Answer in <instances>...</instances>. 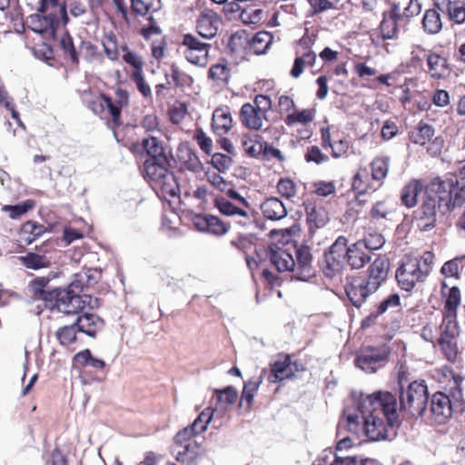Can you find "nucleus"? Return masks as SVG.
Segmentation results:
<instances>
[{"instance_id": "a878e982", "label": "nucleus", "mask_w": 465, "mask_h": 465, "mask_svg": "<svg viewBox=\"0 0 465 465\" xmlns=\"http://www.w3.org/2000/svg\"><path fill=\"white\" fill-rule=\"evenodd\" d=\"M447 284L442 282L441 293L445 297L443 315L458 316V307L460 304L461 296L459 287L452 286L447 292Z\"/></svg>"}, {"instance_id": "f3484780", "label": "nucleus", "mask_w": 465, "mask_h": 465, "mask_svg": "<svg viewBox=\"0 0 465 465\" xmlns=\"http://www.w3.org/2000/svg\"><path fill=\"white\" fill-rule=\"evenodd\" d=\"M193 225L200 232H207L215 235H223L230 225L223 222L218 216L212 214H197L193 219Z\"/></svg>"}, {"instance_id": "473e14b6", "label": "nucleus", "mask_w": 465, "mask_h": 465, "mask_svg": "<svg viewBox=\"0 0 465 465\" xmlns=\"http://www.w3.org/2000/svg\"><path fill=\"white\" fill-rule=\"evenodd\" d=\"M214 206L219 210V212L225 216H241L246 220H250V216L247 211L243 210L241 207H238L232 203L229 200L223 196H217L214 199Z\"/></svg>"}, {"instance_id": "f03ea898", "label": "nucleus", "mask_w": 465, "mask_h": 465, "mask_svg": "<svg viewBox=\"0 0 465 465\" xmlns=\"http://www.w3.org/2000/svg\"><path fill=\"white\" fill-rule=\"evenodd\" d=\"M451 380L443 391L432 394L429 411L431 419L438 424H446L453 413H461L464 411L465 400L462 385L465 378L449 370Z\"/></svg>"}, {"instance_id": "69168bd1", "label": "nucleus", "mask_w": 465, "mask_h": 465, "mask_svg": "<svg viewBox=\"0 0 465 465\" xmlns=\"http://www.w3.org/2000/svg\"><path fill=\"white\" fill-rule=\"evenodd\" d=\"M277 190L282 196L290 199L295 195V184L294 183L287 178H282L278 182Z\"/></svg>"}, {"instance_id": "ddd939ff", "label": "nucleus", "mask_w": 465, "mask_h": 465, "mask_svg": "<svg viewBox=\"0 0 465 465\" xmlns=\"http://www.w3.org/2000/svg\"><path fill=\"white\" fill-rule=\"evenodd\" d=\"M295 256L294 274L292 278L302 282L309 281L315 274L312 265L311 249L303 244L295 246Z\"/></svg>"}, {"instance_id": "8fccbe9b", "label": "nucleus", "mask_w": 465, "mask_h": 465, "mask_svg": "<svg viewBox=\"0 0 465 465\" xmlns=\"http://www.w3.org/2000/svg\"><path fill=\"white\" fill-rule=\"evenodd\" d=\"M39 22L41 25L38 28L34 29L35 32L39 34L50 33L54 35L59 24L55 14L43 15Z\"/></svg>"}, {"instance_id": "37998d69", "label": "nucleus", "mask_w": 465, "mask_h": 465, "mask_svg": "<svg viewBox=\"0 0 465 465\" xmlns=\"http://www.w3.org/2000/svg\"><path fill=\"white\" fill-rule=\"evenodd\" d=\"M390 158L387 156L376 157L371 162V175L374 180L381 181L387 176Z\"/></svg>"}, {"instance_id": "bf43d9fd", "label": "nucleus", "mask_w": 465, "mask_h": 465, "mask_svg": "<svg viewBox=\"0 0 465 465\" xmlns=\"http://www.w3.org/2000/svg\"><path fill=\"white\" fill-rule=\"evenodd\" d=\"M304 159L307 163H315L316 164H321L329 161V156L322 153L318 146L312 145L307 148Z\"/></svg>"}, {"instance_id": "b1692460", "label": "nucleus", "mask_w": 465, "mask_h": 465, "mask_svg": "<svg viewBox=\"0 0 465 465\" xmlns=\"http://www.w3.org/2000/svg\"><path fill=\"white\" fill-rule=\"evenodd\" d=\"M261 210L265 218L279 221L287 216V210L283 203L276 198H267L262 204Z\"/></svg>"}, {"instance_id": "6ab92c4d", "label": "nucleus", "mask_w": 465, "mask_h": 465, "mask_svg": "<svg viewBox=\"0 0 465 465\" xmlns=\"http://www.w3.org/2000/svg\"><path fill=\"white\" fill-rule=\"evenodd\" d=\"M271 372L268 375V381L276 383L286 379L292 378V371L290 366V355L280 354L277 360L271 362Z\"/></svg>"}, {"instance_id": "dca6fc26", "label": "nucleus", "mask_w": 465, "mask_h": 465, "mask_svg": "<svg viewBox=\"0 0 465 465\" xmlns=\"http://www.w3.org/2000/svg\"><path fill=\"white\" fill-rule=\"evenodd\" d=\"M220 23L219 15L213 10L204 9L197 18L196 29L203 38L212 39L217 35Z\"/></svg>"}, {"instance_id": "0eeeda50", "label": "nucleus", "mask_w": 465, "mask_h": 465, "mask_svg": "<svg viewBox=\"0 0 465 465\" xmlns=\"http://www.w3.org/2000/svg\"><path fill=\"white\" fill-rule=\"evenodd\" d=\"M347 238L341 235L324 252L322 269L326 277L332 278L341 271L343 262L347 260Z\"/></svg>"}, {"instance_id": "f8f14e48", "label": "nucleus", "mask_w": 465, "mask_h": 465, "mask_svg": "<svg viewBox=\"0 0 465 465\" xmlns=\"http://www.w3.org/2000/svg\"><path fill=\"white\" fill-rule=\"evenodd\" d=\"M395 277L400 288L406 292L412 291L418 282H423L426 280L416 260L412 258L402 261L396 270Z\"/></svg>"}, {"instance_id": "39448f33", "label": "nucleus", "mask_w": 465, "mask_h": 465, "mask_svg": "<svg viewBox=\"0 0 465 465\" xmlns=\"http://www.w3.org/2000/svg\"><path fill=\"white\" fill-rule=\"evenodd\" d=\"M400 410L412 417H422L428 411L429 392L424 381H414L403 389L404 371H399Z\"/></svg>"}, {"instance_id": "9d476101", "label": "nucleus", "mask_w": 465, "mask_h": 465, "mask_svg": "<svg viewBox=\"0 0 465 465\" xmlns=\"http://www.w3.org/2000/svg\"><path fill=\"white\" fill-rule=\"evenodd\" d=\"M363 433L371 441L391 440L396 436L397 424L390 425L384 422L381 416L361 417Z\"/></svg>"}, {"instance_id": "393cba45", "label": "nucleus", "mask_w": 465, "mask_h": 465, "mask_svg": "<svg viewBox=\"0 0 465 465\" xmlns=\"http://www.w3.org/2000/svg\"><path fill=\"white\" fill-rule=\"evenodd\" d=\"M212 127L213 132L223 136L226 134L232 127V119L228 108H217L213 114Z\"/></svg>"}, {"instance_id": "2f4dec72", "label": "nucleus", "mask_w": 465, "mask_h": 465, "mask_svg": "<svg viewBox=\"0 0 465 465\" xmlns=\"http://www.w3.org/2000/svg\"><path fill=\"white\" fill-rule=\"evenodd\" d=\"M178 157L188 171L193 173H199L202 171L203 163H201L196 152L192 148L188 146L180 148Z\"/></svg>"}, {"instance_id": "9b49d317", "label": "nucleus", "mask_w": 465, "mask_h": 465, "mask_svg": "<svg viewBox=\"0 0 465 465\" xmlns=\"http://www.w3.org/2000/svg\"><path fill=\"white\" fill-rule=\"evenodd\" d=\"M434 200L425 199L421 206L415 212L414 220L417 227L422 232H429L436 226L438 218L450 210H445L435 203Z\"/></svg>"}, {"instance_id": "49530a36", "label": "nucleus", "mask_w": 465, "mask_h": 465, "mask_svg": "<svg viewBox=\"0 0 465 465\" xmlns=\"http://www.w3.org/2000/svg\"><path fill=\"white\" fill-rule=\"evenodd\" d=\"M213 416V410L211 408L204 409L198 417L191 424L194 432L198 435L205 431Z\"/></svg>"}, {"instance_id": "052dcab7", "label": "nucleus", "mask_w": 465, "mask_h": 465, "mask_svg": "<svg viewBox=\"0 0 465 465\" xmlns=\"http://www.w3.org/2000/svg\"><path fill=\"white\" fill-rule=\"evenodd\" d=\"M207 181L218 191L224 193L231 185V182L225 180L220 173L207 172L205 173Z\"/></svg>"}, {"instance_id": "7c9ffc66", "label": "nucleus", "mask_w": 465, "mask_h": 465, "mask_svg": "<svg viewBox=\"0 0 465 465\" xmlns=\"http://www.w3.org/2000/svg\"><path fill=\"white\" fill-rule=\"evenodd\" d=\"M458 316L443 315L440 325V336L437 340L454 339L460 336V325Z\"/></svg>"}, {"instance_id": "6e6d98bb", "label": "nucleus", "mask_w": 465, "mask_h": 465, "mask_svg": "<svg viewBox=\"0 0 465 465\" xmlns=\"http://www.w3.org/2000/svg\"><path fill=\"white\" fill-rule=\"evenodd\" d=\"M209 77L217 83H225L230 77V69L223 64H213L209 69Z\"/></svg>"}, {"instance_id": "6e6552de", "label": "nucleus", "mask_w": 465, "mask_h": 465, "mask_svg": "<svg viewBox=\"0 0 465 465\" xmlns=\"http://www.w3.org/2000/svg\"><path fill=\"white\" fill-rule=\"evenodd\" d=\"M391 350L387 345L368 346L362 348L357 354L355 366L367 373H374L387 361Z\"/></svg>"}, {"instance_id": "0e129e2a", "label": "nucleus", "mask_w": 465, "mask_h": 465, "mask_svg": "<svg viewBox=\"0 0 465 465\" xmlns=\"http://www.w3.org/2000/svg\"><path fill=\"white\" fill-rule=\"evenodd\" d=\"M401 297L398 293H392L385 298L377 307L378 314L385 313L389 309L400 306Z\"/></svg>"}, {"instance_id": "a18cd8bd", "label": "nucleus", "mask_w": 465, "mask_h": 465, "mask_svg": "<svg viewBox=\"0 0 465 465\" xmlns=\"http://www.w3.org/2000/svg\"><path fill=\"white\" fill-rule=\"evenodd\" d=\"M59 45L65 54L70 57L73 64H77L79 58L74 45L73 37L70 35L68 31H65L60 38Z\"/></svg>"}, {"instance_id": "72a5a7b5", "label": "nucleus", "mask_w": 465, "mask_h": 465, "mask_svg": "<svg viewBox=\"0 0 465 465\" xmlns=\"http://www.w3.org/2000/svg\"><path fill=\"white\" fill-rule=\"evenodd\" d=\"M444 358L450 363H455L459 361L461 351L458 346V338L437 340Z\"/></svg>"}, {"instance_id": "7ed1b4c3", "label": "nucleus", "mask_w": 465, "mask_h": 465, "mask_svg": "<svg viewBox=\"0 0 465 465\" xmlns=\"http://www.w3.org/2000/svg\"><path fill=\"white\" fill-rule=\"evenodd\" d=\"M51 276L36 277L30 282L34 297L45 302V307L56 309L64 314H77L81 312V294L65 288H54L47 290Z\"/></svg>"}, {"instance_id": "e433bc0d", "label": "nucleus", "mask_w": 465, "mask_h": 465, "mask_svg": "<svg viewBox=\"0 0 465 465\" xmlns=\"http://www.w3.org/2000/svg\"><path fill=\"white\" fill-rule=\"evenodd\" d=\"M368 252L380 250L385 243L383 235L374 230H369L364 237L358 241Z\"/></svg>"}, {"instance_id": "58836bf2", "label": "nucleus", "mask_w": 465, "mask_h": 465, "mask_svg": "<svg viewBox=\"0 0 465 465\" xmlns=\"http://www.w3.org/2000/svg\"><path fill=\"white\" fill-rule=\"evenodd\" d=\"M420 191L421 185L418 182H411L405 185L401 196L402 203L409 208L415 206Z\"/></svg>"}, {"instance_id": "f704fd0d", "label": "nucleus", "mask_w": 465, "mask_h": 465, "mask_svg": "<svg viewBox=\"0 0 465 465\" xmlns=\"http://www.w3.org/2000/svg\"><path fill=\"white\" fill-rule=\"evenodd\" d=\"M434 128L423 122H420L416 130L411 134L410 139L413 143L424 145L434 135Z\"/></svg>"}, {"instance_id": "338daca9", "label": "nucleus", "mask_w": 465, "mask_h": 465, "mask_svg": "<svg viewBox=\"0 0 465 465\" xmlns=\"http://www.w3.org/2000/svg\"><path fill=\"white\" fill-rule=\"evenodd\" d=\"M194 139L196 140L199 147L206 154H211L213 150V141L202 130H196L194 134Z\"/></svg>"}, {"instance_id": "4d7b16f0", "label": "nucleus", "mask_w": 465, "mask_h": 465, "mask_svg": "<svg viewBox=\"0 0 465 465\" xmlns=\"http://www.w3.org/2000/svg\"><path fill=\"white\" fill-rule=\"evenodd\" d=\"M333 462L335 465H375L374 460L357 456L340 457L335 455Z\"/></svg>"}, {"instance_id": "4c0bfd02", "label": "nucleus", "mask_w": 465, "mask_h": 465, "mask_svg": "<svg viewBox=\"0 0 465 465\" xmlns=\"http://www.w3.org/2000/svg\"><path fill=\"white\" fill-rule=\"evenodd\" d=\"M75 362L83 367H92L96 370H102L105 366V362L98 358H94L89 349H85L74 357Z\"/></svg>"}, {"instance_id": "20e7f679", "label": "nucleus", "mask_w": 465, "mask_h": 465, "mask_svg": "<svg viewBox=\"0 0 465 465\" xmlns=\"http://www.w3.org/2000/svg\"><path fill=\"white\" fill-rule=\"evenodd\" d=\"M354 407L361 417L381 416L390 425L398 423V402L395 395L378 391L371 394L361 393L354 401Z\"/></svg>"}, {"instance_id": "13d9d810", "label": "nucleus", "mask_w": 465, "mask_h": 465, "mask_svg": "<svg viewBox=\"0 0 465 465\" xmlns=\"http://www.w3.org/2000/svg\"><path fill=\"white\" fill-rule=\"evenodd\" d=\"M103 46L106 56L112 60L115 61L118 58V48H117V40L116 36L114 34L108 35L105 36L103 41Z\"/></svg>"}, {"instance_id": "4be33fe9", "label": "nucleus", "mask_w": 465, "mask_h": 465, "mask_svg": "<svg viewBox=\"0 0 465 465\" xmlns=\"http://www.w3.org/2000/svg\"><path fill=\"white\" fill-rule=\"evenodd\" d=\"M304 206L310 230L313 227L322 228L329 222V213L322 206H317L310 201L304 203Z\"/></svg>"}, {"instance_id": "ea45409f", "label": "nucleus", "mask_w": 465, "mask_h": 465, "mask_svg": "<svg viewBox=\"0 0 465 465\" xmlns=\"http://www.w3.org/2000/svg\"><path fill=\"white\" fill-rule=\"evenodd\" d=\"M427 64L432 77L440 78L443 76L447 71L446 59L435 53L428 55Z\"/></svg>"}, {"instance_id": "2eb2a0df", "label": "nucleus", "mask_w": 465, "mask_h": 465, "mask_svg": "<svg viewBox=\"0 0 465 465\" xmlns=\"http://www.w3.org/2000/svg\"><path fill=\"white\" fill-rule=\"evenodd\" d=\"M390 267V259L386 255H379L369 266L364 279L377 291L386 282Z\"/></svg>"}, {"instance_id": "a19ab883", "label": "nucleus", "mask_w": 465, "mask_h": 465, "mask_svg": "<svg viewBox=\"0 0 465 465\" xmlns=\"http://www.w3.org/2000/svg\"><path fill=\"white\" fill-rule=\"evenodd\" d=\"M20 260L23 265L32 270L45 268L50 264L46 256L35 252H28L26 255L20 257Z\"/></svg>"}, {"instance_id": "864d4df0", "label": "nucleus", "mask_w": 465, "mask_h": 465, "mask_svg": "<svg viewBox=\"0 0 465 465\" xmlns=\"http://www.w3.org/2000/svg\"><path fill=\"white\" fill-rule=\"evenodd\" d=\"M450 20L456 24H462L465 21V5L460 3L450 2L445 5Z\"/></svg>"}, {"instance_id": "603ef678", "label": "nucleus", "mask_w": 465, "mask_h": 465, "mask_svg": "<svg viewBox=\"0 0 465 465\" xmlns=\"http://www.w3.org/2000/svg\"><path fill=\"white\" fill-rule=\"evenodd\" d=\"M76 332L79 331H77L74 322H73L70 325L59 328L56 331V337L61 344L68 345L76 341Z\"/></svg>"}, {"instance_id": "c756f323", "label": "nucleus", "mask_w": 465, "mask_h": 465, "mask_svg": "<svg viewBox=\"0 0 465 465\" xmlns=\"http://www.w3.org/2000/svg\"><path fill=\"white\" fill-rule=\"evenodd\" d=\"M242 146L245 153L252 158H258L262 155L263 148V138L262 135L254 134H243L242 136Z\"/></svg>"}, {"instance_id": "e2e57ef3", "label": "nucleus", "mask_w": 465, "mask_h": 465, "mask_svg": "<svg viewBox=\"0 0 465 465\" xmlns=\"http://www.w3.org/2000/svg\"><path fill=\"white\" fill-rule=\"evenodd\" d=\"M464 258V256L461 257H456L452 260H450L446 262L441 269L440 272L446 276V277H456L459 278V262Z\"/></svg>"}, {"instance_id": "423d86ee", "label": "nucleus", "mask_w": 465, "mask_h": 465, "mask_svg": "<svg viewBox=\"0 0 465 465\" xmlns=\"http://www.w3.org/2000/svg\"><path fill=\"white\" fill-rule=\"evenodd\" d=\"M458 183V178L453 174H447L442 179L436 177L428 184L425 191V199H431L445 210H450L451 193Z\"/></svg>"}, {"instance_id": "cd10ccee", "label": "nucleus", "mask_w": 465, "mask_h": 465, "mask_svg": "<svg viewBox=\"0 0 465 465\" xmlns=\"http://www.w3.org/2000/svg\"><path fill=\"white\" fill-rule=\"evenodd\" d=\"M266 373V369H262L259 376H253L244 382L241 396V402L239 404L240 407L242 405V401H245L247 403L246 409L250 410L252 408L254 396L257 393L260 385L262 383L263 376Z\"/></svg>"}, {"instance_id": "1a4fd4ad", "label": "nucleus", "mask_w": 465, "mask_h": 465, "mask_svg": "<svg viewBox=\"0 0 465 465\" xmlns=\"http://www.w3.org/2000/svg\"><path fill=\"white\" fill-rule=\"evenodd\" d=\"M181 45L184 48L183 54L189 63L198 66H206L212 47L211 44L201 41L193 34H185L183 35Z\"/></svg>"}, {"instance_id": "09e8293b", "label": "nucleus", "mask_w": 465, "mask_h": 465, "mask_svg": "<svg viewBox=\"0 0 465 465\" xmlns=\"http://www.w3.org/2000/svg\"><path fill=\"white\" fill-rule=\"evenodd\" d=\"M313 120V114L311 110L304 109L302 111H296L292 114H289L284 118V123L288 126H292L295 124H306Z\"/></svg>"}, {"instance_id": "c03bdc74", "label": "nucleus", "mask_w": 465, "mask_h": 465, "mask_svg": "<svg viewBox=\"0 0 465 465\" xmlns=\"http://www.w3.org/2000/svg\"><path fill=\"white\" fill-rule=\"evenodd\" d=\"M381 36L383 40L395 39L398 36L399 29L393 21L388 19L386 12L382 13V20L379 26Z\"/></svg>"}, {"instance_id": "bb28decb", "label": "nucleus", "mask_w": 465, "mask_h": 465, "mask_svg": "<svg viewBox=\"0 0 465 465\" xmlns=\"http://www.w3.org/2000/svg\"><path fill=\"white\" fill-rule=\"evenodd\" d=\"M440 11L435 6L425 11L421 20V26L427 35H433L441 31L443 23Z\"/></svg>"}, {"instance_id": "c9c22d12", "label": "nucleus", "mask_w": 465, "mask_h": 465, "mask_svg": "<svg viewBox=\"0 0 465 465\" xmlns=\"http://www.w3.org/2000/svg\"><path fill=\"white\" fill-rule=\"evenodd\" d=\"M273 36L271 33L261 31L256 33L251 41V48L256 54H262L266 52L272 42Z\"/></svg>"}, {"instance_id": "3c124183", "label": "nucleus", "mask_w": 465, "mask_h": 465, "mask_svg": "<svg viewBox=\"0 0 465 465\" xmlns=\"http://www.w3.org/2000/svg\"><path fill=\"white\" fill-rule=\"evenodd\" d=\"M344 426L350 432L358 435L362 430L361 414H348L344 421H340L338 429L341 430Z\"/></svg>"}, {"instance_id": "774afa93", "label": "nucleus", "mask_w": 465, "mask_h": 465, "mask_svg": "<svg viewBox=\"0 0 465 465\" xmlns=\"http://www.w3.org/2000/svg\"><path fill=\"white\" fill-rule=\"evenodd\" d=\"M131 78L135 83L139 92L144 97H148V96L151 95V94H152L151 88L146 84V82L144 80V77H143V71L142 72H140V71H134L132 75H131Z\"/></svg>"}, {"instance_id": "c85d7f7f", "label": "nucleus", "mask_w": 465, "mask_h": 465, "mask_svg": "<svg viewBox=\"0 0 465 465\" xmlns=\"http://www.w3.org/2000/svg\"><path fill=\"white\" fill-rule=\"evenodd\" d=\"M262 113L250 103L242 104L240 110L242 123L248 128L259 130L262 125Z\"/></svg>"}, {"instance_id": "de8ad7c7", "label": "nucleus", "mask_w": 465, "mask_h": 465, "mask_svg": "<svg viewBox=\"0 0 465 465\" xmlns=\"http://www.w3.org/2000/svg\"><path fill=\"white\" fill-rule=\"evenodd\" d=\"M214 394L218 404L232 405L238 398V392L233 386H227L223 389H215Z\"/></svg>"}, {"instance_id": "5701e85b", "label": "nucleus", "mask_w": 465, "mask_h": 465, "mask_svg": "<svg viewBox=\"0 0 465 465\" xmlns=\"http://www.w3.org/2000/svg\"><path fill=\"white\" fill-rule=\"evenodd\" d=\"M269 258L279 272H292L294 274L295 260L287 251L270 248Z\"/></svg>"}, {"instance_id": "79ce46f5", "label": "nucleus", "mask_w": 465, "mask_h": 465, "mask_svg": "<svg viewBox=\"0 0 465 465\" xmlns=\"http://www.w3.org/2000/svg\"><path fill=\"white\" fill-rule=\"evenodd\" d=\"M35 202L33 200H26L15 205H5L2 210L8 213L11 219H20L29 210L33 209Z\"/></svg>"}, {"instance_id": "aec40b11", "label": "nucleus", "mask_w": 465, "mask_h": 465, "mask_svg": "<svg viewBox=\"0 0 465 465\" xmlns=\"http://www.w3.org/2000/svg\"><path fill=\"white\" fill-rule=\"evenodd\" d=\"M203 446L197 441H188L183 443L182 446H176L173 449L175 453L176 460L187 465H193L195 463L197 458L203 452Z\"/></svg>"}, {"instance_id": "4468645a", "label": "nucleus", "mask_w": 465, "mask_h": 465, "mask_svg": "<svg viewBox=\"0 0 465 465\" xmlns=\"http://www.w3.org/2000/svg\"><path fill=\"white\" fill-rule=\"evenodd\" d=\"M344 289L349 301L356 308H360L376 292L363 277L352 278Z\"/></svg>"}, {"instance_id": "a211bd4d", "label": "nucleus", "mask_w": 465, "mask_h": 465, "mask_svg": "<svg viewBox=\"0 0 465 465\" xmlns=\"http://www.w3.org/2000/svg\"><path fill=\"white\" fill-rule=\"evenodd\" d=\"M74 322L79 332H83L92 338H94L97 332L104 326V321L100 316L89 312L82 314L78 312Z\"/></svg>"}, {"instance_id": "f257e3e1", "label": "nucleus", "mask_w": 465, "mask_h": 465, "mask_svg": "<svg viewBox=\"0 0 465 465\" xmlns=\"http://www.w3.org/2000/svg\"><path fill=\"white\" fill-rule=\"evenodd\" d=\"M142 146L148 155L143 165V175L163 193L171 197L179 196L180 186L174 173L168 170L170 159L162 142L149 136L143 139Z\"/></svg>"}, {"instance_id": "680f3d73", "label": "nucleus", "mask_w": 465, "mask_h": 465, "mask_svg": "<svg viewBox=\"0 0 465 465\" xmlns=\"http://www.w3.org/2000/svg\"><path fill=\"white\" fill-rule=\"evenodd\" d=\"M22 231L24 233H29L32 235V237L29 236L27 238L28 242L30 243L45 232V227L35 222L28 221L23 225Z\"/></svg>"}, {"instance_id": "412c9836", "label": "nucleus", "mask_w": 465, "mask_h": 465, "mask_svg": "<svg viewBox=\"0 0 465 465\" xmlns=\"http://www.w3.org/2000/svg\"><path fill=\"white\" fill-rule=\"evenodd\" d=\"M347 262L353 270L363 268L371 261V252L358 241L348 247Z\"/></svg>"}, {"instance_id": "5fc2aeb1", "label": "nucleus", "mask_w": 465, "mask_h": 465, "mask_svg": "<svg viewBox=\"0 0 465 465\" xmlns=\"http://www.w3.org/2000/svg\"><path fill=\"white\" fill-rule=\"evenodd\" d=\"M232 157L227 154L215 153L212 155L211 164L220 173L227 172L232 167Z\"/></svg>"}]
</instances>
